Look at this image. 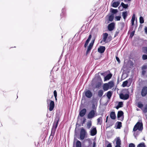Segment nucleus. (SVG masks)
I'll list each match as a JSON object with an SVG mask.
<instances>
[{
  "mask_svg": "<svg viewBox=\"0 0 147 147\" xmlns=\"http://www.w3.org/2000/svg\"><path fill=\"white\" fill-rule=\"evenodd\" d=\"M103 88L104 91L108 90L109 88L107 83H105L103 86Z\"/></svg>",
  "mask_w": 147,
  "mask_h": 147,
  "instance_id": "nucleus-18",
  "label": "nucleus"
},
{
  "mask_svg": "<svg viewBox=\"0 0 147 147\" xmlns=\"http://www.w3.org/2000/svg\"><path fill=\"white\" fill-rule=\"evenodd\" d=\"M86 110L85 109H82L80 112L79 114L80 116L81 117L84 116L86 114Z\"/></svg>",
  "mask_w": 147,
  "mask_h": 147,
  "instance_id": "nucleus-15",
  "label": "nucleus"
},
{
  "mask_svg": "<svg viewBox=\"0 0 147 147\" xmlns=\"http://www.w3.org/2000/svg\"><path fill=\"white\" fill-rule=\"evenodd\" d=\"M113 1H119L120 2V0H113Z\"/></svg>",
  "mask_w": 147,
  "mask_h": 147,
  "instance_id": "nucleus-60",
  "label": "nucleus"
},
{
  "mask_svg": "<svg viewBox=\"0 0 147 147\" xmlns=\"http://www.w3.org/2000/svg\"><path fill=\"white\" fill-rule=\"evenodd\" d=\"M137 147H145V146L144 143H142L139 144Z\"/></svg>",
  "mask_w": 147,
  "mask_h": 147,
  "instance_id": "nucleus-36",
  "label": "nucleus"
},
{
  "mask_svg": "<svg viewBox=\"0 0 147 147\" xmlns=\"http://www.w3.org/2000/svg\"><path fill=\"white\" fill-rule=\"evenodd\" d=\"M65 11V9L64 8H63L62 9V13L61 14V16L63 14V13Z\"/></svg>",
  "mask_w": 147,
  "mask_h": 147,
  "instance_id": "nucleus-50",
  "label": "nucleus"
},
{
  "mask_svg": "<svg viewBox=\"0 0 147 147\" xmlns=\"http://www.w3.org/2000/svg\"><path fill=\"white\" fill-rule=\"evenodd\" d=\"M108 34L107 33H104L103 34V39L101 41L100 43H102L103 42H104L105 43H107V39L108 36Z\"/></svg>",
  "mask_w": 147,
  "mask_h": 147,
  "instance_id": "nucleus-7",
  "label": "nucleus"
},
{
  "mask_svg": "<svg viewBox=\"0 0 147 147\" xmlns=\"http://www.w3.org/2000/svg\"><path fill=\"white\" fill-rule=\"evenodd\" d=\"M121 6L124 8L126 9L128 7V5L127 4H125L123 3L122 2L121 3V5L120 6ZM120 6L119 7V8L120 7Z\"/></svg>",
  "mask_w": 147,
  "mask_h": 147,
  "instance_id": "nucleus-29",
  "label": "nucleus"
},
{
  "mask_svg": "<svg viewBox=\"0 0 147 147\" xmlns=\"http://www.w3.org/2000/svg\"><path fill=\"white\" fill-rule=\"evenodd\" d=\"M76 147H81V143L79 140H77L76 143Z\"/></svg>",
  "mask_w": 147,
  "mask_h": 147,
  "instance_id": "nucleus-30",
  "label": "nucleus"
},
{
  "mask_svg": "<svg viewBox=\"0 0 147 147\" xmlns=\"http://www.w3.org/2000/svg\"><path fill=\"white\" fill-rule=\"evenodd\" d=\"M102 119V118L101 117H100L97 119V120L98 123L100 124L101 123V122Z\"/></svg>",
  "mask_w": 147,
  "mask_h": 147,
  "instance_id": "nucleus-38",
  "label": "nucleus"
},
{
  "mask_svg": "<svg viewBox=\"0 0 147 147\" xmlns=\"http://www.w3.org/2000/svg\"><path fill=\"white\" fill-rule=\"evenodd\" d=\"M110 117L112 119H115L116 118V115L114 112L112 111L110 114Z\"/></svg>",
  "mask_w": 147,
  "mask_h": 147,
  "instance_id": "nucleus-17",
  "label": "nucleus"
},
{
  "mask_svg": "<svg viewBox=\"0 0 147 147\" xmlns=\"http://www.w3.org/2000/svg\"><path fill=\"white\" fill-rule=\"evenodd\" d=\"M123 103L122 102H119L118 104V105L120 107H123Z\"/></svg>",
  "mask_w": 147,
  "mask_h": 147,
  "instance_id": "nucleus-42",
  "label": "nucleus"
},
{
  "mask_svg": "<svg viewBox=\"0 0 147 147\" xmlns=\"http://www.w3.org/2000/svg\"><path fill=\"white\" fill-rule=\"evenodd\" d=\"M96 143L95 142H94L93 143V146L92 147H96Z\"/></svg>",
  "mask_w": 147,
  "mask_h": 147,
  "instance_id": "nucleus-57",
  "label": "nucleus"
},
{
  "mask_svg": "<svg viewBox=\"0 0 147 147\" xmlns=\"http://www.w3.org/2000/svg\"><path fill=\"white\" fill-rule=\"evenodd\" d=\"M128 81L127 80L123 82L122 84V86L123 87H125L126 86L128 83Z\"/></svg>",
  "mask_w": 147,
  "mask_h": 147,
  "instance_id": "nucleus-35",
  "label": "nucleus"
},
{
  "mask_svg": "<svg viewBox=\"0 0 147 147\" xmlns=\"http://www.w3.org/2000/svg\"><path fill=\"white\" fill-rule=\"evenodd\" d=\"M112 75L111 74H109L107 75L104 78V81H105L109 80L111 77Z\"/></svg>",
  "mask_w": 147,
  "mask_h": 147,
  "instance_id": "nucleus-20",
  "label": "nucleus"
},
{
  "mask_svg": "<svg viewBox=\"0 0 147 147\" xmlns=\"http://www.w3.org/2000/svg\"><path fill=\"white\" fill-rule=\"evenodd\" d=\"M119 30L118 29H117L115 33V37L117 36L118 35V34L119 33Z\"/></svg>",
  "mask_w": 147,
  "mask_h": 147,
  "instance_id": "nucleus-46",
  "label": "nucleus"
},
{
  "mask_svg": "<svg viewBox=\"0 0 147 147\" xmlns=\"http://www.w3.org/2000/svg\"><path fill=\"white\" fill-rule=\"evenodd\" d=\"M147 94V87L144 86L142 90L141 95L143 97L145 96Z\"/></svg>",
  "mask_w": 147,
  "mask_h": 147,
  "instance_id": "nucleus-6",
  "label": "nucleus"
},
{
  "mask_svg": "<svg viewBox=\"0 0 147 147\" xmlns=\"http://www.w3.org/2000/svg\"><path fill=\"white\" fill-rule=\"evenodd\" d=\"M116 144V145L115 147H121V140L119 137L117 138V139Z\"/></svg>",
  "mask_w": 147,
  "mask_h": 147,
  "instance_id": "nucleus-16",
  "label": "nucleus"
},
{
  "mask_svg": "<svg viewBox=\"0 0 147 147\" xmlns=\"http://www.w3.org/2000/svg\"><path fill=\"white\" fill-rule=\"evenodd\" d=\"M92 126V123L91 121L88 122L87 124V128L88 129H89Z\"/></svg>",
  "mask_w": 147,
  "mask_h": 147,
  "instance_id": "nucleus-31",
  "label": "nucleus"
},
{
  "mask_svg": "<svg viewBox=\"0 0 147 147\" xmlns=\"http://www.w3.org/2000/svg\"><path fill=\"white\" fill-rule=\"evenodd\" d=\"M108 116H107V117L106 119V122H107V120H108Z\"/></svg>",
  "mask_w": 147,
  "mask_h": 147,
  "instance_id": "nucleus-59",
  "label": "nucleus"
},
{
  "mask_svg": "<svg viewBox=\"0 0 147 147\" xmlns=\"http://www.w3.org/2000/svg\"><path fill=\"white\" fill-rule=\"evenodd\" d=\"M123 113L122 111H119L117 113V118L118 120H120L121 121H122L123 120V117H121L123 115Z\"/></svg>",
  "mask_w": 147,
  "mask_h": 147,
  "instance_id": "nucleus-9",
  "label": "nucleus"
},
{
  "mask_svg": "<svg viewBox=\"0 0 147 147\" xmlns=\"http://www.w3.org/2000/svg\"><path fill=\"white\" fill-rule=\"evenodd\" d=\"M144 21L142 17L140 16V24H143L144 23Z\"/></svg>",
  "mask_w": 147,
  "mask_h": 147,
  "instance_id": "nucleus-37",
  "label": "nucleus"
},
{
  "mask_svg": "<svg viewBox=\"0 0 147 147\" xmlns=\"http://www.w3.org/2000/svg\"><path fill=\"white\" fill-rule=\"evenodd\" d=\"M129 147H135V145L133 143H130L129 145Z\"/></svg>",
  "mask_w": 147,
  "mask_h": 147,
  "instance_id": "nucleus-47",
  "label": "nucleus"
},
{
  "mask_svg": "<svg viewBox=\"0 0 147 147\" xmlns=\"http://www.w3.org/2000/svg\"><path fill=\"white\" fill-rule=\"evenodd\" d=\"M137 106L139 108L142 110L143 105L142 104V102L140 101L138 102H137Z\"/></svg>",
  "mask_w": 147,
  "mask_h": 147,
  "instance_id": "nucleus-19",
  "label": "nucleus"
},
{
  "mask_svg": "<svg viewBox=\"0 0 147 147\" xmlns=\"http://www.w3.org/2000/svg\"><path fill=\"white\" fill-rule=\"evenodd\" d=\"M102 82H97L96 84L95 87L96 88H99L101 86Z\"/></svg>",
  "mask_w": 147,
  "mask_h": 147,
  "instance_id": "nucleus-26",
  "label": "nucleus"
},
{
  "mask_svg": "<svg viewBox=\"0 0 147 147\" xmlns=\"http://www.w3.org/2000/svg\"><path fill=\"white\" fill-rule=\"evenodd\" d=\"M115 26V24L113 22H112L109 24L108 26V28L109 30L111 31L114 28Z\"/></svg>",
  "mask_w": 147,
  "mask_h": 147,
  "instance_id": "nucleus-10",
  "label": "nucleus"
},
{
  "mask_svg": "<svg viewBox=\"0 0 147 147\" xmlns=\"http://www.w3.org/2000/svg\"><path fill=\"white\" fill-rule=\"evenodd\" d=\"M97 133V130L96 127H94L90 130V134L91 136H94Z\"/></svg>",
  "mask_w": 147,
  "mask_h": 147,
  "instance_id": "nucleus-12",
  "label": "nucleus"
},
{
  "mask_svg": "<svg viewBox=\"0 0 147 147\" xmlns=\"http://www.w3.org/2000/svg\"><path fill=\"white\" fill-rule=\"evenodd\" d=\"M114 16L113 14H111L109 17V20L111 22L113 21L114 18Z\"/></svg>",
  "mask_w": 147,
  "mask_h": 147,
  "instance_id": "nucleus-32",
  "label": "nucleus"
},
{
  "mask_svg": "<svg viewBox=\"0 0 147 147\" xmlns=\"http://www.w3.org/2000/svg\"><path fill=\"white\" fill-rule=\"evenodd\" d=\"M90 40H89L88 39H87L86 40L85 43V44H84V47L85 48H86V47L87 46Z\"/></svg>",
  "mask_w": 147,
  "mask_h": 147,
  "instance_id": "nucleus-39",
  "label": "nucleus"
},
{
  "mask_svg": "<svg viewBox=\"0 0 147 147\" xmlns=\"http://www.w3.org/2000/svg\"><path fill=\"white\" fill-rule=\"evenodd\" d=\"M58 121L59 119H58L56 121L54 122L52 129L51 132L49 137V138L52 139L53 138L56 129L58 125Z\"/></svg>",
  "mask_w": 147,
  "mask_h": 147,
  "instance_id": "nucleus-2",
  "label": "nucleus"
},
{
  "mask_svg": "<svg viewBox=\"0 0 147 147\" xmlns=\"http://www.w3.org/2000/svg\"><path fill=\"white\" fill-rule=\"evenodd\" d=\"M49 101H50L49 104V110L50 111H52L54 107L55 104L54 102L53 101L50 100L49 99H48L47 100V102L48 103Z\"/></svg>",
  "mask_w": 147,
  "mask_h": 147,
  "instance_id": "nucleus-5",
  "label": "nucleus"
},
{
  "mask_svg": "<svg viewBox=\"0 0 147 147\" xmlns=\"http://www.w3.org/2000/svg\"><path fill=\"white\" fill-rule=\"evenodd\" d=\"M116 59L117 60V61L119 63H120V61L119 58L117 57H116Z\"/></svg>",
  "mask_w": 147,
  "mask_h": 147,
  "instance_id": "nucleus-51",
  "label": "nucleus"
},
{
  "mask_svg": "<svg viewBox=\"0 0 147 147\" xmlns=\"http://www.w3.org/2000/svg\"><path fill=\"white\" fill-rule=\"evenodd\" d=\"M146 72L145 70H143L142 72V74L143 75H144L145 74Z\"/></svg>",
  "mask_w": 147,
  "mask_h": 147,
  "instance_id": "nucleus-54",
  "label": "nucleus"
},
{
  "mask_svg": "<svg viewBox=\"0 0 147 147\" xmlns=\"http://www.w3.org/2000/svg\"><path fill=\"white\" fill-rule=\"evenodd\" d=\"M145 33L147 34V27H145L144 28Z\"/></svg>",
  "mask_w": 147,
  "mask_h": 147,
  "instance_id": "nucleus-52",
  "label": "nucleus"
},
{
  "mask_svg": "<svg viewBox=\"0 0 147 147\" xmlns=\"http://www.w3.org/2000/svg\"><path fill=\"white\" fill-rule=\"evenodd\" d=\"M95 39H93L92 41H91V42L90 43V45H92L93 46L94 43V42L95 41Z\"/></svg>",
  "mask_w": 147,
  "mask_h": 147,
  "instance_id": "nucleus-49",
  "label": "nucleus"
},
{
  "mask_svg": "<svg viewBox=\"0 0 147 147\" xmlns=\"http://www.w3.org/2000/svg\"><path fill=\"white\" fill-rule=\"evenodd\" d=\"M120 107H119V106H118V105H117V106L116 107V109H119V108H120Z\"/></svg>",
  "mask_w": 147,
  "mask_h": 147,
  "instance_id": "nucleus-58",
  "label": "nucleus"
},
{
  "mask_svg": "<svg viewBox=\"0 0 147 147\" xmlns=\"http://www.w3.org/2000/svg\"><path fill=\"white\" fill-rule=\"evenodd\" d=\"M105 49V47L103 46H100L98 48V51L100 53H102L104 52Z\"/></svg>",
  "mask_w": 147,
  "mask_h": 147,
  "instance_id": "nucleus-13",
  "label": "nucleus"
},
{
  "mask_svg": "<svg viewBox=\"0 0 147 147\" xmlns=\"http://www.w3.org/2000/svg\"><path fill=\"white\" fill-rule=\"evenodd\" d=\"M116 123L117 124L116 129H120L122 127V123L121 122L117 121Z\"/></svg>",
  "mask_w": 147,
  "mask_h": 147,
  "instance_id": "nucleus-23",
  "label": "nucleus"
},
{
  "mask_svg": "<svg viewBox=\"0 0 147 147\" xmlns=\"http://www.w3.org/2000/svg\"><path fill=\"white\" fill-rule=\"evenodd\" d=\"M128 1H130L131 0H127Z\"/></svg>",
  "mask_w": 147,
  "mask_h": 147,
  "instance_id": "nucleus-62",
  "label": "nucleus"
},
{
  "mask_svg": "<svg viewBox=\"0 0 147 147\" xmlns=\"http://www.w3.org/2000/svg\"><path fill=\"white\" fill-rule=\"evenodd\" d=\"M107 147H112V145L111 143L109 144L107 146Z\"/></svg>",
  "mask_w": 147,
  "mask_h": 147,
  "instance_id": "nucleus-53",
  "label": "nucleus"
},
{
  "mask_svg": "<svg viewBox=\"0 0 147 147\" xmlns=\"http://www.w3.org/2000/svg\"><path fill=\"white\" fill-rule=\"evenodd\" d=\"M143 129V126L142 122H138L135 125L133 129V131H134V136H136L138 134H137L136 132L137 130L142 131Z\"/></svg>",
  "mask_w": 147,
  "mask_h": 147,
  "instance_id": "nucleus-1",
  "label": "nucleus"
},
{
  "mask_svg": "<svg viewBox=\"0 0 147 147\" xmlns=\"http://www.w3.org/2000/svg\"><path fill=\"white\" fill-rule=\"evenodd\" d=\"M103 92L102 90H99L98 92V96L101 97L103 95Z\"/></svg>",
  "mask_w": 147,
  "mask_h": 147,
  "instance_id": "nucleus-27",
  "label": "nucleus"
},
{
  "mask_svg": "<svg viewBox=\"0 0 147 147\" xmlns=\"http://www.w3.org/2000/svg\"><path fill=\"white\" fill-rule=\"evenodd\" d=\"M135 20V15L134 14L132 16V18L131 19V23L132 25H134V22Z\"/></svg>",
  "mask_w": 147,
  "mask_h": 147,
  "instance_id": "nucleus-25",
  "label": "nucleus"
},
{
  "mask_svg": "<svg viewBox=\"0 0 147 147\" xmlns=\"http://www.w3.org/2000/svg\"><path fill=\"white\" fill-rule=\"evenodd\" d=\"M112 94L111 91H109L107 93V96L109 99H110L112 96Z\"/></svg>",
  "mask_w": 147,
  "mask_h": 147,
  "instance_id": "nucleus-28",
  "label": "nucleus"
},
{
  "mask_svg": "<svg viewBox=\"0 0 147 147\" xmlns=\"http://www.w3.org/2000/svg\"><path fill=\"white\" fill-rule=\"evenodd\" d=\"M92 110H95L96 111V106L94 104H93L92 105Z\"/></svg>",
  "mask_w": 147,
  "mask_h": 147,
  "instance_id": "nucleus-40",
  "label": "nucleus"
},
{
  "mask_svg": "<svg viewBox=\"0 0 147 147\" xmlns=\"http://www.w3.org/2000/svg\"><path fill=\"white\" fill-rule=\"evenodd\" d=\"M134 33L135 31H133L132 32H131L130 35V37L131 38H132L134 35Z\"/></svg>",
  "mask_w": 147,
  "mask_h": 147,
  "instance_id": "nucleus-44",
  "label": "nucleus"
},
{
  "mask_svg": "<svg viewBox=\"0 0 147 147\" xmlns=\"http://www.w3.org/2000/svg\"><path fill=\"white\" fill-rule=\"evenodd\" d=\"M142 59L144 60H145L147 59V55H143L142 56Z\"/></svg>",
  "mask_w": 147,
  "mask_h": 147,
  "instance_id": "nucleus-41",
  "label": "nucleus"
},
{
  "mask_svg": "<svg viewBox=\"0 0 147 147\" xmlns=\"http://www.w3.org/2000/svg\"><path fill=\"white\" fill-rule=\"evenodd\" d=\"M93 46L92 45H91L89 44V46H88L87 49V50L86 51V54H88V53L90 52V50L92 48Z\"/></svg>",
  "mask_w": 147,
  "mask_h": 147,
  "instance_id": "nucleus-24",
  "label": "nucleus"
},
{
  "mask_svg": "<svg viewBox=\"0 0 147 147\" xmlns=\"http://www.w3.org/2000/svg\"><path fill=\"white\" fill-rule=\"evenodd\" d=\"M55 100H57V97L55 98Z\"/></svg>",
  "mask_w": 147,
  "mask_h": 147,
  "instance_id": "nucleus-61",
  "label": "nucleus"
},
{
  "mask_svg": "<svg viewBox=\"0 0 147 147\" xmlns=\"http://www.w3.org/2000/svg\"><path fill=\"white\" fill-rule=\"evenodd\" d=\"M87 134V132L83 127H82L80 132V138L81 140H84Z\"/></svg>",
  "mask_w": 147,
  "mask_h": 147,
  "instance_id": "nucleus-3",
  "label": "nucleus"
},
{
  "mask_svg": "<svg viewBox=\"0 0 147 147\" xmlns=\"http://www.w3.org/2000/svg\"><path fill=\"white\" fill-rule=\"evenodd\" d=\"M114 1H112V4L111 6L113 7L116 8L118 7L120 4V1H115L114 2Z\"/></svg>",
  "mask_w": 147,
  "mask_h": 147,
  "instance_id": "nucleus-11",
  "label": "nucleus"
},
{
  "mask_svg": "<svg viewBox=\"0 0 147 147\" xmlns=\"http://www.w3.org/2000/svg\"><path fill=\"white\" fill-rule=\"evenodd\" d=\"M143 49L145 53H147V47H143Z\"/></svg>",
  "mask_w": 147,
  "mask_h": 147,
  "instance_id": "nucleus-43",
  "label": "nucleus"
},
{
  "mask_svg": "<svg viewBox=\"0 0 147 147\" xmlns=\"http://www.w3.org/2000/svg\"><path fill=\"white\" fill-rule=\"evenodd\" d=\"M142 69H146V65H144L142 67Z\"/></svg>",
  "mask_w": 147,
  "mask_h": 147,
  "instance_id": "nucleus-55",
  "label": "nucleus"
},
{
  "mask_svg": "<svg viewBox=\"0 0 147 147\" xmlns=\"http://www.w3.org/2000/svg\"><path fill=\"white\" fill-rule=\"evenodd\" d=\"M85 94L86 96L88 98H91L92 95V93L89 90L86 91L85 93Z\"/></svg>",
  "mask_w": 147,
  "mask_h": 147,
  "instance_id": "nucleus-14",
  "label": "nucleus"
},
{
  "mask_svg": "<svg viewBox=\"0 0 147 147\" xmlns=\"http://www.w3.org/2000/svg\"><path fill=\"white\" fill-rule=\"evenodd\" d=\"M129 95L127 94H121L120 95V98L124 100L127 99L129 98Z\"/></svg>",
  "mask_w": 147,
  "mask_h": 147,
  "instance_id": "nucleus-8",
  "label": "nucleus"
},
{
  "mask_svg": "<svg viewBox=\"0 0 147 147\" xmlns=\"http://www.w3.org/2000/svg\"><path fill=\"white\" fill-rule=\"evenodd\" d=\"M121 17L120 16H117L115 17V19L117 21H119L120 20Z\"/></svg>",
  "mask_w": 147,
  "mask_h": 147,
  "instance_id": "nucleus-45",
  "label": "nucleus"
},
{
  "mask_svg": "<svg viewBox=\"0 0 147 147\" xmlns=\"http://www.w3.org/2000/svg\"><path fill=\"white\" fill-rule=\"evenodd\" d=\"M110 89L112 88L114 86V84L113 81H111L107 83Z\"/></svg>",
  "mask_w": 147,
  "mask_h": 147,
  "instance_id": "nucleus-21",
  "label": "nucleus"
},
{
  "mask_svg": "<svg viewBox=\"0 0 147 147\" xmlns=\"http://www.w3.org/2000/svg\"><path fill=\"white\" fill-rule=\"evenodd\" d=\"M142 110L144 113H147V104L145 105L144 108H143Z\"/></svg>",
  "mask_w": 147,
  "mask_h": 147,
  "instance_id": "nucleus-33",
  "label": "nucleus"
},
{
  "mask_svg": "<svg viewBox=\"0 0 147 147\" xmlns=\"http://www.w3.org/2000/svg\"><path fill=\"white\" fill-rule=\"evenodd\" d=\"M112 9L111 11V13L113 14L117 13L118 11L117 9Z\"/></svg>",
  "mask_w": 147,
  "mask_h": 147,
  "instance_id": "nucleus-34",
  "label": "nucleus"
},
{
  "mask_svg": "<svg viewBox=\"0 0 147 147\" xmlns=\"http://www.w3.org/2000/svg\"><path fill=\"white\" fill-rule=\"evenodd\" d=\"M92 38V36L91 34H90L89 35V37L87 39L90 40Z\"/></svg>",
  "mask_w": 147,
  "mask_h": 147,
  "instance_id": "nucleus-56",
  "label": "nucleus"
},
{
  "mask_svg": "<svg viewBox=\"0 0 147 147\" xmlns=\"http://www.w3.org/2000/svg\"><path fill=\"white\" fill-rule=\"evenodd\" d=\"M53 93H54V96L55 98L57 97V91L56 90H55L54 91Z\"/></svg>",
  "mask_w": 147,
  "mask_h": 147,
  "instance_id": "nucleus-48",
  "label": "nucleus"
},
{
  "mask_svg": "<svg viewBox=\"0 0 147 147\" xmlns=\"http://www.w3.org/2000/svg\"><path fill=\"white\" fill-rule=\"evenodd\" d=\"M96 111L95 110H91L88 115V118L89 119L93 118L95 115Z\"/></svg>",
  "mask_w": 147,
  "mask_h": 147,
  "instance_id": "nucleus-4",
  "label": "nucleus"
},
{
  "mask_svg": "<svg viewBox=\"0 0 147 147\" xmlns=\"http://www.w3.org/2000/svg\"><path fill=\"white\" fill-rule=\"evenodd\" d=\"M123 0H120V1H122Z\"/></svg>",
  "mask_w": 147,
  "mask_h": 147,
  "instance_id": "nucleus-63",
  "label": "nucleus"
},
{
  "mask_svg": "<svg viewBox=\"0 0 147 147\" xmlns=\"http://www.w3.org/2000/svg\"><path fill=\"white\" fill-rule=\"evenodd\" d=\"M127 15V11H123L122 12V16L123 19L125 20Z\"/></svg>",
  "mask_w": 147,
  "mask_h": 147,
  "instance_id": "nucleus-22",
  "label": "nucleus"
}]
</instances>
